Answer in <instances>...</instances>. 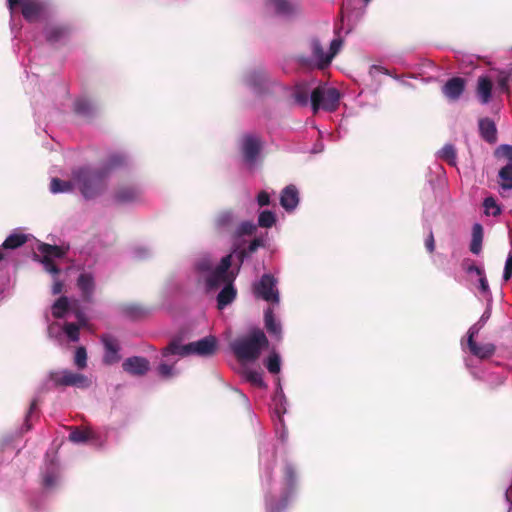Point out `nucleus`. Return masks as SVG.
Wrapping results in <instances>:
<instances>
[{
  "mask_svg": "<svg viewBox=\"0 0 512 512\" xmlns=\"http://www.w3.org/2000/svg\"><path fill=\"white\" fill-rule=\"evenodd\" d=\"M269 341L265 333L259 329H252L246 336L239 337L231 343V350L240 361H255L261 351L267 348Z\"/></svg>",
  "mask_w": 512,
  "mask_h": 512,
  "instance_id": "1",
  "label": "nucleus"
},
{
  "mask_svg": "<svg viewBox=\"0 0 512 512\" xmlns=\"http://www.w3.org/2000/svg\"><path fill=\"white\" fill-rule=\"evenodd\" d=\"M73 180L86 199L96 197L104 188L105 171L89 167L79 168L72 173Z\"/></svg>",
  "mask_w": 512,
  "mask_h": 512,
  "instance_id": "2",
  "label": "nucleus"
},
{
  "mask_svg": "<svg viewBox=\"0 0 512 512\" xmlns=\"http://www.w3.org/2000/svg\"><path fill=\"white\" fill-rule=\"evenodd\" d=\"M232 265V254L224 256L219 265L205 277V284L208 290H215L228 282H234L237 272L230 270Z\"/></svg>",
  "mask_w": 512,
  "mask_h": 512,
  "instance_id": "3",
  "label": "nucleus"
},
{
  "mask_svg": "<svg viewBox=\"0 0 512 512\" xmlns=\"http://www.w3.org/2000/svg\"><path fill=\"white\" fill-rule=\"evenodd\" d=\"M340 92L334 87L318 86L311 92V106L316 113L322 109L335 111L339 106Z\"/></svg>",
  "mask_w": 512,
  "mask_h": 512,
  "instance_id": "4",
  "label": "nucleus"
},
{
  "mask_svg": "<svg viewBox=\"0 0 512 512\" xmlns=\"http://www.w3.org/2000/svg\"><path fill=\"white\" fill-rule=\"evenodd\" d=\"M10 11H14L17 6L21 7V13L28 22L38 21L46 12V3L42 0H7Z\"/></svg>",
  "mask_w": 512,
  "mask_h": 512,
  "instance_id": "5",
  "label": "nucleus"
},
{
  "mask_svg": "<svg viewBox=\"0 0 512 512\" xmlns=\"http://www.w3.org/2000/svg\"><path fill=\"white\" fill-rule=\"evenodd\" d=\"M311 57L298 55L297 61L303 67H316L318 69L326 68L330 62H326L327 53L324 52L323 46L317 38H313L309 42Z\"/></svg>",
  "mask_w": 512,
  "mask_h": 512,
  "instance_id": "6",
  "label": "nucleus"
},
{
  "mask_svg": "<svg viewBox=\"0 0 512 512\" xmlns=\"http://www.w3.org/2000/svg\"><path fill=\"white\" fill-rule=\"evenodd\" d=\"M254 294L267 302L278 303L279 293L276 289V279L271 274H264L254 285Z\"/></svg>",
  "mask_w": 512,
  "mask_h": 512,
  "instance_id": "7",
  "label": "nucleus"
},
{
  "mask_svg": "<svg viewBox=\"0 0 512 512\" xmlns=\"http://www.w3.org/2000/svg\"><path fill=\"white\" fill-rule=\"evenodd\" d=\"M51 378L56 386H72L81 389L91 386V380L87 376L70 370L55 373Z\"/></svg>",
  "mask_w": 512,
  "mask_h": 512,
  "instance_id": "8",
  "label": "nucleus"
},
{
  "mask_svg": "<svg viewBox=\"0 0 512 512\" xmlns=\"http://www.w3.org/2000/svg\"><path fill=\"white\" fill-rule=\"evenodd\" d=\"M261 147V139L258 136L244 135L241 148L244 160L249 164H253L261 151Z\"/></svg>",
  "mask_w": 512,
  "mask_h": 512,
  "instance_id": "9",
  "label": "nucleus"
},
{
  "mask_svg": "<svg viewBox=\"0 0 512 512\" xmlns=\"http://www.w3.org/2000/svg\"><path fill=\"white\" fill-rule=\"evenodd\" d=\"M101 341L104 346L103 362L107 365L115 364L120 361V344L116 337L111 334L101 335Z\"/></svg>",
  "mask_w": 512,
  "mask_h": 512,
  "instance_id": "10",
  "label": "nucleus"
},
{
  "mask_svg": "<svg viewBox=\"0 0 512 512\" xmlns=\"http://www.w3.org/2000/svg\"><path fill=\"white\" fill-rule=\"evenodd\" d=\"M76 286L81 292L82 300L86 303H93L96 290L95 278L92 273H81L76 281Z\"/></svg>",
  "mask_w": 512,
  "mask_h": 512,
  "instance_id": "11",
  "label": "nucleus"
},
{
  "mask_svg": "<svg viewBox=\"0 0 512 512\" xmlns=\"http://www.w3.org/2000/svg\"><path fill=\"white\" fill-rule=\"evenodd\" d=\"M216 346V338L214 336H207L198 341L188 343L186 349H189V355L211 356L215 353Z\"/></svg>",
  "mask_w": 512,
  "mask_h": 512,
  "instance_id": "12",
  "label": "nucleus"
},
{
  "mask_svg": "<svg viewBox=\"0 0 512 512\" xmlns=\"http://www.w3.org/2000/svg\"><path fill=\"white\" fill-rule=\"evenodd\" d=\"M477 333V331L474 330L473 327H471L468 331V340L467 345L470 350V352L480 358V359H487L490 358L495 353V346L491 343L487 344H478L474 341V336Z\"/></svg>",
  "mask_w": 512,
  "mask_h": 512,
  "instance_id": "13",
  "label": "nucleus"
},
{
  "mask_svg": "<svg viewBox=\"0 0 512 512\" xmlns=\"http://www.w3.org/2000/svg\"><path fill=\"white\" fill-rule=\"evenodd\" d=\"M466 80L461 77L450 78L442 88V92L449 100L456 101L463 94Z\"/></svg>",
  "mask_w": 512,
  "mask_h": 512,
  "instance_id": "14",
  "label": "nucleus"
},
{
  "mask_svg": "<svg viewBox=\"0 0 512 512\" xmlns=\"http://www.w3.org/2000/svg\"><path fill=\"white\" fill-rule=\"evenodd\" d=\"M493 82L487 75L477 79L476 95L482 104H488L492 98Z\"/></svg>",
  "mask_w": 512,
  "mask_h": 512,
  "instance_id": "15",
  "label": "nucleus"
},
{
  "mask_svg": "<svg viewBox=\"0 0 512 512\" xmlns=\"http://www.w3.org/2000/svg\"><path fill=\"white\" fill-rule=\"evenodd\" d=\"M299 203L298 190L294 185L286 186L280 196V204L286 211L294 210Z\"/></svg>",
  "mask_w": 512,
  "mask_h": 512,
  "instance_id": "16",
  "label": "nucleus"
},
{
  "mask_svg": "<svg viewBox=\"0 0 512 512\" xmlns=\"http://www.w3.org/2000/svg\"><path fill=\"white\" fill-rule=\"evenodd\" d=\"M70 32V28L66 25H48L44 30L47 42L52 44L67 38Z\"/></svg>",
  "mask_w": 512,
  "mask_h": 512,
  "instance_id": "17",
  "label": "nucleus"
},
{
  "mask_svg": "<svg viewBox=\"0 0 512 512\" xmlns=\"http://www.w3.org/2000/svg\"><path fill=\"white\" fill-rule=\"evenodd\" d=\"M67 250L68 249L62 246L51 245L48 243H40L37 246V254L40 255V258L44 259L63 258L67 254Z\"/></svg>",
  "mask_w": 512,
  "mask_h": 512,
  "instance_id": "18",
  "label": "nucleus"
},
{
  "mask_svg": "<svg viewBox=\"0 0 512 512\" xmlns=\"http://www.w3.org/2000/svg\"><path fill=\"white\" fill-rule=\"evenodd\" d=\"M237 296V290L234 287V282H228L224 285L222 290L217 295V307L223 309L231 304Z\"/></svg>",
  "mask_w": 512,
  "mask_h": 512,
  "instance_id": "19",
  "label": "nucleus"
},
{
  "mask_svg": "<svg viewBox=\"0 0 512 512\" xmlns=\"http://www.w3.org/2000/svg\"><path fill=\"white\" fill-rule=\"evenodd\" d=\"M236 217L231 210H224L217 214L214 219V226L218 231H229L233 228Z\"/></svg>",
  "mask_w": 512,
  "mask_h": 512,
  "instance_id": "20",
  "label": "nucleus"
},
{
  "mask_svg": "<svg viewBox=\"0 0 512 512\" xmlns=\"http://www.w3.org/2000/svg\"><path fill=\"white\" fill-rule=\"evenodd\" d=\"M479 130L481 137L489 142L495 143L497 140V129L495 123L490 118H482L479 120Z\"/></svg>",
  "mask_w": 512,
  "mask_h": 512,
  "instance_id": "21",
  "label": "nucleus"
},
{
  "mask_svg": "<svg viewBox=\"0 0 512 512\" xmlns=\"http://www.w3.org/2000/svg\"><path fill=\"white\" fill-rule=\"evenodd\" d=\"M311 92L309 84L302 82L294 87L292 96L298 105L306 106L309 102V97L311 98Z\"/></svg>",
  "mask_w": 512,
  "mask_h": 512,
  "instance_id": "22",
  "label": "nucleus"
},
{
  "mask_svg": "<svg viewBox=\"0 0 512 512\" xmlns=\"http://www.w3.org/2000/svg\"><path fill=\"white\" fill-rule=\"evenodd\" d=\"M59 478L58 466L54 461H51L45 472L43 473V486L45 488H54L57 485Z\"/></svg>",
  "mask_w": 512,
  "mask_h": 512,
  "instance_id": "23",
  "label": "nucleus"
},
{
  "mask_svg": "<svg viewBox=\"0 0 512 512\" xmlns=\"http://www.w3.org/2000/svg\"><path fill=\"white\" fill-rule=\"evenodd\" d=\"M72 303L66 296L59 297L52 305V315L56 319H61L68 311H71Z\"/></svg>",
  "mask_w": 512,
  "mask_h": 512,
  "instance_id": "24",
  "label": "nucleus"
},
{
  "mask_svg": "<svg viewBox=\"0 0 512 512\" xmlns=\"http://www.w3.org/2000/svg\"><path fill=\"white\" fill-rule=\"evenodd\" d=\"M265 328L271 335L281 337V325L276 321L273 311L268 308L264 313Z\"/></svg>",
  "mask_w": 512,
  "mask_h": 512,
  "instance_id": "25",
  "label": "nucleus"
},
{
  "mask_svg": "<svg viewBox=\"0 0 512 512\" xmlns=\"http://www.w3.org/2000/svg\"><path fill=\"white\" fill-rule=\"evenodd\" d=\"M150 368L149 361L144 357H130V374L144 375Z\"/></svg>",
  "mask_w": 512,
  "mask_h": 512,
  "instance_id": "26",
  "label": "nucleus"
},
{
  "mask_svg": "<svg viewBox=\"0 0 512 512\" xmlns=\"http://www.w3.org/2000/svg\"><path fill=\"white\" fill-rule=\"evenodd\" d=\"M124 165H125L124 155L113 153V154L109 155L105 165L100 169L102 171H105V175L108 176L109 173L117 170L120 167H123Z\"/></svg>",
  "mask_w": 512,
  "mask_h": 512,
  "instance_id": "27",
  "label": "nucleus"
},
{
  "mask_svg": "<svg viewBox=\"0 0 512 512\" xmlns=\"http://www.w3.org/2000/svg\"><path fill=\"white\" fill-rule=\"evenodd\" d=\"M483 228L479 223L474 224L472 228V240L470 243V251L473 254H479L482 249Z\"/></svg>",
  "mask_w": 512,
  "mask_h": 512,
  "instance_id": "28",
  "label": "nucleus"
},
{
  "mask_svg": "<svg viewBox=\"0 0 512 512\" xmlns=\"http://www.w3.org/2000/svg\"><path fill=\"white\" fill-rule=\"evenodd\" d=\"M186 345H181L178 340H172L162 351V355L164 357H168L170 355H179L181 357H185L189 355V349Z\"/></svg>",
  "mask_w": 512,
  "mask_h": 512,
  "instance_id": "29",
  "label": "nucleus"
},
{
  "mask_svg": "<svg viewBox=\"0 0 512 512\" xmlns=\"http://www.w3.org/2000/svg\"><path fill=\"white\" fill-rule=\"evenodd\" d=\"M27 242V236L22 233H14L9 235L2 245L0 246L3 250L16 249L21 247Z\"/></svg>",
  "mask_w": 512,
  "mask_h": 512,
  "instance_id": "30",
  "label": "nucleus"
},
{
  "mask_svg": "<svg viewBox=\"0 0 512 512\" xmlns=\"http://www.w3.org/2000/svg\"><path fill=\"white\" fill-rule=\"evenodd\" d=\"M95 110L94 105L87 99H78L74 103V111L81 116L90 117Z\"/></svg>",
  "mask_w": 512,
  "mask_h": 512,
  "instance_id": "31",
  "label": "nucleus"
},
{
  "mask_svg": "<svg viewBox=\"0 0 512 512\" xmlns=\"http://www.w3.org/2000/svg\"><path fill=\"white\" fill-rule=\"evenodd\" d=\"M499 185L504 190L512 189V165H505L499 171Z\"/></svg>",
  "mask_w": 512,
  "mask_h": 512,
  "instance_id": "32",
  "label": "nucleus"
},
{
  "mask_svg": "<svg viewBox=\"0 0 512 512\" xmlns=\"http://www.w3.org/2000/svg\"><path fill=\"white\" fill-rule=\"evenodd\" d=\"M439 158L447 162L451 166H456L457 152L452 144H446L438 152Z\"/></svg>",
  "mask_w": 512,
  "mask_h": 512,
  "instance_id": "33",
  "label": "nucleus"
},
{
  "mask_svg": "<svg viewBox=\"0 0 512 512\" xmlns=\"http://www.w3.org/2000/svg\"><path fill=\"white\" fill-rule=\"evenodd\" d=\"M269 4L279 15H290L294 12V6L287 0H269Z\"/></svg>",
  "mask_w": 512,
  "mask_h": 512,
  "instance_id": "34",
  "label": "nucleus"
},
{
  "mask_svg": "<svg viewBox=\"0 0 512 512\" xmlns=\"http://www.w3.org/2000/svg\"><path fill=\"white\" fill-rule=\"evenodd\" d=\"M50 190L52 193H65L73 190V183L71 181H64L59 178H53L50 183Z\"/></svg>",
  "mask_w": 512,
  "mask_h": 512,
  "instance_id": "35",
  "label": "nucleus"
},
{
  "mask_svg": "<svg viewBox=\"0 0 512 512\" xmlns=\"http://www.w3.org/2000/svg\"><path fill=\"white\" fill-rule=\"evenodd\" d=\"M498 88L505 93L509 92V86L512 82V70H501L496 78Z\"/></svg>",
  "mask_w": 512,
  "mask_h": 512,
  "instance_id": "36",
  "label": "nucleus"
},
{
  "mask_svg": "<svg viewBox=\"0 0 512 512\" xmlns=\"http://www.w3.org/2000/svg\"><path fill=\"white\" fill-rule=\"evenodd\" d=\"M91 436L92 433L88 429L74 428L69 435V440L74 443H85Z\"/></svg>",
  "mask_w": 512,
  "mask_h": 512,
  "instance_id": "37",
  "label": "nucleus"
},
{
  "mask_svg": "<svg viewBox=\"0 0 512 512\" xmlns=\"http://www.w3.org/2000/svg\"><path fill=\"white\" fill-rule=\"evenodd\" d=\"M80 326L76 323L65 322L63 331L71 342H78L80 339Z\"/></svg>",
  "mask_w": 512,
  "mask_h": 512,
  "instance_id": "38",
  "label": "nucleus"
},
{
  "mask_svg": "<svg viewBox=\"0 0 512 512\" xmlns=\"http://www.w3.org/2000/svg\"><path fill=\"white\" fill-rule=\"evenodd\" d=\"M265 366L271 374H278L281 369L280 356L276 352L270 353L266 360Z\"/></svg>",
  "mask_w": 512,
  "mask_h": 512,
  "instance_id": "39",
  "label": "nucleus"
},
{
  "mask_svg": "<svg viewBox=\"0 0 512 512\" xmlns=\"http://www.w3.org/2000/svg\"><path fill=\"white\" fill-rule=\"evenodd\" d=\"M34 260L40 262L43 264L44 266V269L46 272L54 275V276H58L61 272V270L59 269V267L55 264L54 260L53 259H44V258H40V255L39 254H34L33 256Z\"/></svg>",
  "mask_w": 512,
  "mask_h": 512,
  "instance_id": "40",
  "label": "nucleus"
},
{
  "mask_svg": "<svg viewBox=\"0 0 512 512\" xmlns=\"http://www.w3.org/2000/svg\"><path fill=\"white\" fill-rule=\"evenodd\" d=\"M276 223V216L270 210H264L259 214L258 225L263 228H270Z\"/></svg>",
  "mask_w": 512,
  "mask_h": 512,
  "instance_id": "41",
  "label": "nucleus"
},
{
  "mask_svg": "<svg viewBox=\"0 0 512 512\" xmlns=\"http://www.w3.org/2000/svg\"><path fill=\"white\" fill-rule=\"evenodd\" d=\"M284 482L289 492L294 489L296 483V472L292 465L287 464L284 468Z\"/></svg>",
  "mask_w": 512,
  "mask_h": 512,
  "instance_id": "42",
  "label": "nucleus"
},
{
  "mask_svg": "<svg viewBox=\"0 0 512 512\" xmlns=\"http://www.w3.org/2000/svg\"><path fill=\"white\" fill-rule=\"evenodd\" d=\"M256 231V225L251 221L242 222L235 230L234 236L236 238L252 235Z\"/></svg>",
  "mask_w": 512,
  "mask_h": 512,
  "instance_id": "43",
  "label": "nucleus"
},
{
  "mask_svg": "<svg viewBox=\"0 0 512 512\" xmlns=\"http://www.w3.org/2000/svg\"><path fill=\"white\" fill-rule=\"evenodd\" d=\"M483 206L487 215L498 216L501 214V208L492 196L484 199Z\"/></svg>",
  "mask_w": 512,
  "mask_h": 512,
  "instance_id": "44",
  "label": "nucleus"
},
{
  "mask_svg": "<svg viewBox=\"0 0 512 512\" xmlns=\"http://www.w3.org/2000/svg\"><path fill=\"white\" fill-rule=\"evenodd\" d=\"M74 364L78 369H84L87 367V351L84 346H80L75 351Z\"/></svg>",
  "mask_w": 512,
  "mask_h": 512,
  "instance_id": "45",
  "label": "nucleus"
},
{
  "mask_svg": "<svg viewBox=\"0 0 512 512\" xmlns=\"http://www.w3.org/2000/svg\"><path fill=\"white\" fill-rule=\"evenodd\" d=\"M195 268L199 273L209 274L214 269L213 261L207 256L202 257L195 263Z\"/></svg>",
  "mask_w": 512,
  "mask_h": 512,
  "instance_id": "46",
  "label": "nucleus"
},
{
  "mask_svg": "<svg viewBox=\"0 0 512 512\" xmlns=\"http://www.w3.org/2000/svg\"><path fill=\"white\" fill-rule=\"evenodd\" d=\"M71 311L74 313V315L78 321L77 325H79L81 328L88 326V319L85 316V314L81 311V309L79 308V304H78L77 300L72 302Z\"/></svg>",
  "mask_w": 512,
  "mask_h": 512,
  "instance_id": "47",
  "label": "nucleus"
},
{
  "mask_svg": "<svg viewBox=\"0 0 512 512\" xmlns=\"http://www.w3.org/2000/svg\"><path fill=\"white\" fill-rule=\"evenodd\" d=\"M247 380L254 386L259 388H265L266 384L263 380L262 372L258 371H249L246 374Z\"/></svg>",
  "mask_w": 512,
  "mask_h": 512,
  "instance_id": "48",
  "label": "nucleus"
},
{
  "mask_svg": "<svg viewBox=\"0 0 512 512\" xmlns=\"http://www.w3.org/2000/svg\"><path fill=\"white\" fill-rule=\"evenodd\" d=\"M342 44H343V41L341 38H336V39L332 40V42L330 44V52L327 53L326 62L331 63L332 59L336 56V54L341 49Z\"/></svg>",
  "mask_w": 512,
  "mask_h": 512,
  "instance_id": "49",
  "label": "nucleus"
},
{
  "mask_svg": "<svg viewBox=\"0 0 512 512\" xmlns=\"http://www.w3.org/2000/svg\"><path fill=\"white\" fill-rule=\"evenodd\" d=\"M264 246H265L264 240L260 237H257L249 243L248 247L245 250L248 252V255H251V254L255 253L258 250V248L264 247Z\"/></svg>",
  "mask_w": 512,
  "mask_h": 512,
  "instance_id": "50",
  "label": "nucleus"
},
{
  "mask_svg": "<svg viewBox=\"0 0 512 512\" xmlns=\"http://www.w3.org/2000/svg\"><path fill=\"white\" fill-rule=\"evenodd\" d=\"M232 254V257L235 256L237 258V261H238V266H237V269L235 272H237V274L239 273V270H240V267L241 265L243 264L245 258H247L249 255H248V252L244 249L242 250H239V251H234Z\"/></svg>",
  "mask_w": 512,
  "mask_h": 512,
  "instance_id": "51",
  "label": "nucleus"
},
{
  "mask_svg": "<svg viewBox=\"0 0 512 512\" xmlns=\"http://www.w3.org/2000/svg\"><path fill=\"white\" fill-rule=\"evenodd\" d=\"M512 276V253H509L505 267H504V273H503V279L505 281H508Z\"/></svg>",
  "mask_w": 512,
  "mask_h": 512,
  "instance_id": "52",
  "label": "nucleus"
},
{
  "mask_svg": "<svg viewBox=\"0 0 512 512\" xmlns=\"http://www.w3.org/2000/svg\"><path fill=\"white\" fill-rule=\"evenodd\" d=\"M145 314L142 307L137 304H130V320L140 318Z\"/></svg>",
  "mask_w": 512,
  "mask_h": 512,
  "instance_id": "53",
  "label": "nucleus"
},
{
  "mask_svg": "<svg viewBox=\"0 0 512 512\" xmlns=\"http://www.w3.org/2000/svg\"><path fill=\"white\" fill-rule=\"evenodd\" d=\"M158 372H159V374L162 377L168 378V377H171L173 375V367L171 365L166 364V363H161L158 366Z\"/></svg>",
  "mask_w": 512,
  "mask_h": 512,
  "instance_id": "54",
  "label": "nucleus"
},
{
  "mask_svg": "<svg viewBox=\"0 0 512 512\" xmlns=\"http://www.w3.org/2000/svg\"><path fill=\"white\" fill-rule=\"evenodd\" d=\"M257 202L260 207L267 206L270 204V195L266 191L259 192L257 196Z\"/></svg>",
  "mask_w": 512,
  "mask_h": 512,
  "instance_id": "55",
  "label": "nucleus"
},
{
  "mask_svg": "<svg viewBox=\"0 0 512 512\" xmlns=\"http://www.w3.org/2000/svg\"><path fill=\"white\" fill-rule=\"evenodd\" d=\"M425 247L429 253H433L435 250V240L432 230H430L426 240H425Z\"/></svg>",
  "mask_w": 512,
  "mask_h": 512,
  "instance_id": "56",
  "label": "nucleus"
},
{
  "mask_svg": "<svg viewBox=\"0 0 512 512\" xmlns=\"http://www.w3.org/2000/svg\"><path fill=\"white\" fill-rule=\"evenodd\" d=\"M500 149H501L502 155L509 160V163L507 165H512V146L503 145V146H501Z\"/></svg>",
  "mask_w": 512,
  "mask_h": 512,
  "instance_id": "57",
  "label": "nucleus"
},
{
  "mask_svg": "<svg viewBox=\"0 0 512 512\" xmlns=\"http://www.w3.org/2000/svg\"><path fill=\"white\" fill-rule=\"evenodd\" d=\"M63 288H64L63 282L59 279H55L54 283L52 285V294L53 295L60 294L63 291Z\"/></svg>",
  "mask_w": 512,
  "mask_h": 512,
  "instance_id": "58",
  "label": "nucleus"
},
{
  "mask_svg": "<svg viewBox=\"0 0 512 512\" xmlns=\"http://www.w3.org/2000/svg\"><path fill=\"white\" fill-rule=\"evenodd\" d=\"M287 501H288V499H287V495H286L282 501L281 506L270 504L268 506V511L269 512H280L282 509H284L287 506Z\"/></svg>",
  "mask_w": 512,
  "mask_h": 512,
  "instance_id": "59",
  "label": "nucleus"
},
{
  "mask_svg": "<svg viewBox=\"0 0 512 512\" xmlns=\"http://www.w3.org/2000/svg\"><path fill=\"white\" fill-rule=\"evenodd\" d=\"M479 284H480V290L483 293H487L489 291V285H488V281L485 276V273L482 274V276H479Z\"/></svg>",
  "mask_w": 512,
  "mask_h": 512,
  "instance_id": "60",
  "label": "nucleus"
},
{
  "mask_svg": "<svg viewBox=\"0 0 512 512\" xmlns=\"http://www.w3.org/2000/svg\"><path fill=\"white\" fill-rule=\"evenodd\" d=\"M115 199L118 202H125L128 199V192L126 189H122L115 194Z\"/></svg>",
  "mask_w": 512,
  "mask_h": 512,
  "instance_id": "61",
  "label": "nucleus"
},
{
  "mask_svg": "<svg viewBox=\"0 0 512 512\" xmlns=\"http://www.w3.org/2000/svg\"><path fill=\"white\" fill-rule=\"evenodd\" d=\"M467 272L468 273H472V272H475L478 276H482V274H484V270L474 264H471L469 265L467 268H466Z\"/></svg>",
  "mask_w": 512,
  "mask_h": 512,
  "instance_id": "62",
  "label": "nucleus"
},
{
  "mask_svg": "<svg viewBox=\"0 0 512 512\" xmlns=\"http://www.w3.org/2000/svg\"><path fill=\"white\" fill-rule=\"evenodd\" d=\"M139 195H140L139 190L130 187V196H129L130 202H132V201H134V199L138 198Z\"/></svg>",
  "mask_w": 512,
  "mask_h": 512,
  "instance_id": "63",
  "label": "nucleus"
},
{
  "mask_svg": "<svg viewBox=\"0 0 512 512\" xmlns=\"http://www.w3.org/2000/svg\"><path fill=\"white\" fill-rule=\"evenodd\" d=\"M506 500L512 504V483L511 486L505 492Z\"/></svg>",
  "mask_w": 512,
  "mask_h": 512,
  "instance_id": "64",
  "label": "nucleus"
}]
</instances>
